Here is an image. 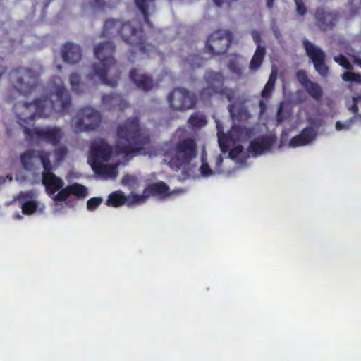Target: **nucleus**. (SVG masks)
<instances>
[{
    "mask_svg": "<svg viewBox=\"0 0 361 361\" xmlns=\"http://www.w3.org/2000/svg\"><path fill=\"white\" fill-rule=\"evenodd\" d=\"M116 135L121 140L116 145V154L136 155L149 143V136L142 131L138 117H130L119 124L116 128Z\"/></svg>",
    "mask_w": 361,
    "mask_h": 361,
    "instance_id": "f257e3e1",
    "label": "nucleus"
},
{
    "mask_svg": "<svg viewBox=\"0 0 361 361\" xmlns=\"http://www.w3.org/2000/svg\"><path fill=\"white\" fill-rule=\"evenodd\" d=\"M116 45L111 41H105L95 46L94 54L99 63L92 66L93 74L88 75L90 78L98 77L102 84L116 87L118 83L120 71L116 69V61L114 58Z\"/></svg>",
    "mask_w": 361,
    "mask_h": 361,
    "instance_id": "f03ea898",
    "label": "nucleus"
},
{
    "mask_svg": "<svg viewBox=\"0 0 361 361\" xmlns=\"http://www.w3.org/2000/svg\"><path fill=\"white\" fill-rule=\"evenodd\" d=\"M35 105L36 109L30 118H47L52 113L66 114L71 106V97L63 85H58L54 92L36 99L33 102H25V107Z\"/></svg>",
    "mask_w": 361,
    "mask_h": 361,
    "instance_id": "7ed1b4c3",
    "label": "nucleus"
},
{
    "mask_svg": "<svg viewBox=\"0 0 361 361\" xmlns=\"http://www.w3.org/2000/svg\"><path fill=\"white\" fill-rule=\"evenodd\" d=\"M197 156V145L195 138H181L169 145L164 153V161L170 168L178 171L190 164Z\"/></svg>",
    "mask_w": 361,
    "mask_h": 361,
    "instance_id": "20e7f679",
    "label": "nucleus"
},
{
    "mask_svg": "<svg viewBox=\"0 0 361 361\" xmlns=\"http://www.w3.org/2000/svg\"><path fill=\"white\" fill-rule=\"evenodd\" d=\"M204 82L207 86L200 92V97L203 101L209 100L214 96L224 97L233 102L235 99V91L231 87L224 85V76L223 73L214 71H208L204 75Z\"/></svg>",
    "mask_w": 361,
    "mask_h": 361,
    "instance_id": "39448f33",
    "label": "nucleus"
},
{
    "mask_svg": "<svg viewBox=\"0 0 361 361\" xmlns=\"http://www.w3.org/2000/svg\"><path fill=\"white\" fill-rule=\"evenodd\" d=\"M118 36L121 37L126 44L144 54L149 55L156 51V47L145 41L144 30L141 24L135 20L123 22Z\"/></svg>",
    "mask_w": 361,
    "mask_h": 361,
    "instance_id": "423d86ee",
    "label": "nucleus"
},
{
    "mask_svg": "<svg viewBox=\"0 0 361 361\" xmlns=\"http://www.w3.org/2000/svg\"><path fill=\"white\" fill-rule=\"evenodd\" d=\"M39 76L36 71L20 66L9 73V80L13 83L15 90L25 96L31 94L37 87Z\"/></svg>",
    "mask_w": 361,
    "mask_h": 361,
    "instance_id": "0eeeda50",
    "label": "nucleus"
},
{
    "mask_svg": "<svg viewBox=\"0 0 361 361\" xmlns=\"http://www.w3.org/2000/svg\"><path fill=\"white\" fill-rule=\"evenodd\" d=\"M101 122L102 115L99 111L85 106L77 111L73 119V126L76 133H85L96 130Z\"/></svg>",
    "mask_w": 361,
    "mask_h": 361,
    "instance_id": "6e6552de",
    "label": "nucleus"
},
{
    "mask_svg": "<svg viewBox=\"0 0 361 361\" xmlns=\"http://www.w3.org/2000/svg\"><path fill=\"white\" fill-rule=\"evenodd\" d=\"M23 133L29 137H35L44 143L54 146L59 145L63 135L62 128L57 126H46L32 129L23 126Z\"/></svg>",
    "mask_w": 361,
    "mask_h": 361,
    "instance_id": "1a4fd4ad",
    "label": "nucleus"
},
{
    "mask_svg": "<svg viewBox=\"0 0 361 361\" xmlns=\"http://www.w3.org/2000/svg\"><path fill=\"white\" fill-rule=\"evenodd\" d=\"M232 34L228 30H216L209 35L206 42V50L212 56L225 54L231 44Z\"/></svg>",
    "mask_w": 361,
    "mask_h": 361,
    "instance_id": "9d476101",
    "label": "nucleus"
},
{
    "mask_svg": "<svg viewBox=\"0 0 361 361\" xmlns=\"http://www.w3.org/2000/svg\"><path fill=\"white\" fill-rule=\"evenodd\" d=\"M40 161H42L44 171L42 173V183L46 188V192L49 196H54L55 193L63 189V181L51 173V164L49 160V155L47 153L42 152L40 154Z\"/></svg>",
    "mask_w": 361,
    "mask_h": 361,
    "instance_id": "9b49d317",
    "label": "nucleus"
},
{
    "mask_svg": "<svg viewBox=\"0 0 361 361\" xmlns=\"http://www.w3.org/2000/svg\"><path fill=\"white\" fill-rule=\"evenodd\" d=\"M167 101L172 109L183 111L195 106L196 97L184 87H177L167 96Z\"/></svg>",
    "mask_w": 361,
    "mask_h": 361,
    "instance_id": "f8f14e48",
    "label": "nucleus"
},
{
    "mask_svg": "<svg viewBox=\"0 0 361 361\" xmlns=\"http://www.w3.org/2000/svg\"><path fill=\"white\" fill-rule=\"evenodd\" d=\"M302 46H304L305 54L312 61L314 68H315L317 73L322 77L326 76L329 73V68L327 65L325 64L324 51L307 39L302 41Z\"/></svg>",
    "mask_w": 361,
    "mask_h": 361,
    "instance_id": "ddd939ff",
    "label": "nucleus"
},
{
    "mask_svg": "<svg viewBox=\"0 0 361 361\" xmlns=\"http://www.w3.org/2000/svg\"><path fill=\"white\" fill-rule=\"evenodd\" d=\"M90 153L91 163L107 162L113 154V148L105 140L98 138L91 142Z\"/></svg>",
    "mask_w": 361,
    "mask_h": 361,
    "instance_id": "4468645a",
    "label": "nucleus"
},
{
    "mask_svg": "<svg viewBox=\"0 0 361 361\" xmlns=\"http://www.w3.org/2000/svg\"><path fill=\"white\" fill-rule=\"evenodd\" d=\"M276 138L271 135H262L254 138L248 146V152L253 157H257L265 152H269L274 147Z\"/></svg>",
    "mask_w": 361,
    "mask_h": 361,
    "instance_id": "2eb2a0df",
    "label": "nucleus"
},
{
    "mask_svg": "<svg viewBox=\"0 0 361 361\" xmlns=\"http://www.w3.org/2000/svg\"><path fill=\"white\" fill-rule=\"evenodd\" d=\"M71 195L75 196L78 200L85 199L87 196V189L84 185L78 183L68 185L54 195L53 200L56 202H62Z\"/></svg>",
    "mask_w": 361,
    "mask_h": 361,
    "instance_id": "dca6fc26",
    "label": "nucleus"
},
{
    "mask_svg": "<svg viewBox=\"0 0 361 361\" xmlns=\"http://www.w3.org/2000/svg\"><path fill=\"white\" fill-rule=\"evenodd\" d=\"M296 79L301 84L307 94L316 101H319L322 98V89L320 85L308 79L307 74L304 70H298L296 72Z\"/></svg>",
    "mask_w": 361,
    "mask_h": 361,
    "instance_id": "f3484780",
    "label": "nucleus"
},
{
    "mask_svg": "<svg viewBox=\"0 0 361 361\" xmlns=\"http://www.w3.org/2000/svg\"><path fill=\"white\" fill-rule=\"evenodd\" d=\"M316 25L321 31H329L334 29L337 22L335 13L318 8L315 11Z\"/></svg>",
    "mask_w": 361,
    "mask_h": 361,
    "instance_id": "a211bd4d",
    "label": "nucleus"
},
{
    "mask_svg": "<svg viewBox=\"0 0 361 361\" xmlns=\"http://www.w3.org/2000/svg\"><path fill=\"white\" fill-rule=\"evenodd\" d=\"M102 104L109 111L116 110L123 111L128 106L127 101L123 99L121 94L116 93L102 94Z\"/></svg>",
    "mask_w": 361,
    "mask_h": 361,
    "instance_id": "6ab92c4d",
    "label": "nucleus"
},
{
    "mask_svg": "<svg viewBox=\"0 0 361 361\" xmlns=\"http://www.w3.org/2000/svg\"><path fill=\"white\" fill-rule=\"evenodd\" d=\"M317 133L313 128L305 127L300 132L299 135L290 138L288 146L290 147H299L310 145L316 139Z\"/></svg>",
    "mask_w": 361,
    "mask_h": 361,
    "instance_id": "aec40b11",
    "label": "nucleus"
},
{
    "mask_svg": "<svg viewBox=\"0 0 361 361\" xmlns=\"http://www.w3.org/2000/svg\"><path fill=\"white\" fill-rule=\"evenodd\" d=\"M61 56L63 61L68 64L78 63L82 59V49L79 45L68 42L63 45Z\"/></svg>",
    "mask_w": 361,
    "mask_h": 361,
    "instance_id": "412c9836",
    "label": "nucleus"
},
{
    "mask_svg": "<svg viewBox=\"0 0 361 361\" xmlns=\"http://www.w3.org/2000/svg\"><path fill=\"white\" fill-rule=\"evenodd\" d=\"M129 77L139 90L146 92L152 90L154 81L149 75L139 73L136 68H132L130 71Z\"/></svg>",
    "mask_w": 361,
    "mask_h": 361,
    "instance_id": "4be33fe9",
    "label": "nucleus"
},
{
    "mask_svg": "<svg viewBox=\"0 0 361 361\" xmlns=\"http://www.w3.org/2000/svg\"><path fill=\"white\" fill-rule=\"evenodd\" d=\"M123 22L119 20L109 18L105 20L104 27H102L101 37L110 39L118 37L120 27Z\"/></svg>",
    "mask_w": 361,
    "mask_h": 361,
    "instance_id": "5701e85b",
    "label": "nucleus"
},
{
    "mask_svg": "<svg viewBox=\"0 0 361 361\" xmlns=\"http://www.w3.org/2000/svg\"><path fill=\"white\" fill-rule=\"evenodd\" d=\"M144 193L149 196H161L166 197L169 196V187L163 181L153 183L144 189Z\"/></svg>",
    "mask_w": 361,
    "mask_h": 361,
    "instance_id": "b1692460",
    "label": "nucleus"
},
{
    "mask_svg": "<svg viewBox=\"0 0 361 361\" xmlns=\"http://www.w3.org/2000/svg\"><path fill=\"white\" fill-rule=\"evenodd\" d=\"M136 8L141 12L142 16L144 17L145 23L150 25L149 20V10L155 8L156 0H133Z\"/></svg>",
    "mask_w": 361,
    "mask_h": 361,
    "instance_id": "393cba45",
    "label": "nucleus"
},
{
    "mask_svg": "<svg viewBox=\"0 0 361 361\" xmlns=\"http://www.w3.org/2000/svg\"><path fill=\"white\" fill-rule=\"evenodd\" d=\"M102 162L91 163L94 172L105 177L115 178L117 174L116 166L103 164Z\"/></svg>",
    "mask_w": 361,
    "mask_h": 361,
    "instance_id": "a878e982",
    "label": "nucleus"
},
{
    "mask_svg": "<svg viewBox=\"0 0 361 361\" xmlns=\"http://www.w3.org/2000/svg\"><path fill=\"white\" fill-rule=\"evenodd\" d=\"M126 201L127 197H126L123 192L121 190L114 191L108 195L106 205L114 207H121L123 204H126Z\"/></svg>",
    "mask_w": 361,
    "mask_h": 361,
    "instance_id": "bb28decb",
    "label": "nucleus"
},
{
    "mask_svg": "<svg viewBox=\"0 0 361 361\" xmlns=\"http://www.w3.org/2000/svg\"><path fill=\"white\" fill-rule=\"evenodd\" d=\"M265 54V47L261 45H257L256 51H255L254 55L252 56L250 64H249V68L253 71H257L259 69L261 64L262 63Z\"/></svg>",
    "mask_w": 361,
    "mask_h": 361,
    "instance_id": "cd10ccee",
    "label": "nucleus"
},
{
    "mask_svg": "<svg viewBox=\"0 0 361 361\" xmlns=\"http://www.w3.org/2000/svg\"><path fill=\"white\" fill-rule=\"evenodd\" d=\"M42 152H45L49 154L48 152L43 150H28L23 152V154L20 155V162H22L23 167H25V169H28L29 166H31L32 160L36 157H38L40 159V154Z\"/></svg>",
    "mask_w": 361,
    "mask_h": 361,
    "instance_id": "c85d7f7f",
    "label": "nucleus"
},
{
    "mask_svg": "<svg viewBox=\"0 0 361 361\" xmlns=\"http://www.w3.org/2000/svg\"><path fill=\"white\" fill-rule=\"evenodd\" d=\"M228 112L233 120L240 121L247 116V111L243 106H238L235 104H228Z\"/></svg>",
    "mask_w": 361,
    "mask_h": 361,
    "instance_id": "c756f323",
    "label": "nucleus"
},
{
    "mask_svg": "<svg viewBox=\"0 0 361 361\" xmlns=\"http://www.w3.org/2000/svg\"><path fill=\"white\" fill-rule=\"evenodd\" d=\"M188 124L194 128H200L207 124V119L204 115H198L197 113H194L190 116Z\"/></svg>",
    "mask_w": 361,
    "mask_h": 361,
    "instance_id": "7c9ffc66",
    "label": "nucleus"
},
{
    "mask_svg": "<svg viewBox=\"0 0 361 361\" xmlns=\"http://www.w3.org/2000/svg\"><path fill=\"white\" fill-rule=\"evenodd\" d=\"M149 197V195H146L144 192L142 193V195L132 193V195L126 196V204L128 205L129 207L133 204H140L142 203H144Z\"/></svg>",
    "mask_w": 361,
    "mask_h": 361,
    "instance_id": "2f4dec72",
    "label": "nucleus"
},
{
    "mask_svg": "<svg viewBox=\"0 0 361 361\" xmlns=\"http://www.w3.org/2000/svg\"><path fill=\"white\" fill-rule=\"evenodd\" d=\"M231 141L232 138L230 134H221L220 132H218V143H219L221 151L224 153H226L228 150L229 144Z\"/></svg>",
    "mask_w": 361,
    "mask_h": 361,
    "instance_id": "473e14b6",
    "label": "nucleus"
},
{
    "mask_svg": "<svg viewBox=\"0 0 361 361\" xmlns=\"http://www.w3.org/2000/svg\"><path fill=\"white\" fill-rule=\"evenodd\" d=\"M275 77L273 74L269 77L267 82H266L264 87L262 91V97L264 99H269L271 96L272 91L274 88Z\"/></svg>",
    "mask_w": 361,
    "mask_h": 361,
    "instance_id": "72a5a7b5",
    "label": "nucleus"
},
{
    "mask_svg": "<svg viewBox=\"0 0 361 361\" xmlns=\"http://www.w3.org/2000/svg\"><path fill=\"white\" fill-rule=\"evenodd\" d=\"M37 202L34 200H29L23 202L22 204V212L25 215H31L37 211Z\"/></svg>",
    "mask_w": 361,
    "mask_h": 361,
    "instance_id": "f704fd0d",
    "label": "nucleus"
},
{
    "mask_svg": "<svg viewBox=\"0 0 361 361\" xmlns=\"http://www.w3.org/2000/svg\"><path fill=\"white\" fill-rule=\"evenodd\" d=\"M341 78L345 82L361 84V75L359 73H353L351 71H347L342 74Z\"/></svg>",
    "mask_w": 361,
    "mask_h": 361,
    "instance_id": "c9c22d12",
    "label": "nucleus"
},
{
    "mask_svg": "<svg viewBox=\"0 0 361 361\" xmlns=\"http://www.w3.org/2000/svg\"><path fill=\"white\" fill-rule=\"evenodd\" d=\"M70 84L71 90L76 94L82 92L80 90V77L77 73H73L70 75Z\"/></svg>",
    "mask_w": 361,
    "mask_h": 361,
    "instance_id": "e433bc0d",
    "label": "nucleus"
},
{
    "mask_svg": "<svg viewBox=\"0 0 361 361\" xmlns=\"http://www.w3.org/2000/svg\"><path fill=\"white\" fill-rule=\"evenodd\" d=\"M334 61H335L336 63L339 64V66L346 68L347 71H352L353 69V65L350 64L348 59L341 54L335 56V57H334Z\"/></svg>",
    "mask_w": 361,
    "mask_h": 361,
    "instance_id": "4c0bfd02",
    "label": "nucleus"
},
{
    "mask_svg": "<svg viewBox=\"0 0 361 361\" xmlns=\"http://www.w3.org/2000/svg\"><path fill=\"white\" fill-rule=\"evenodd\" d=\"M186 62L189 63L190 67L192 69H195V68L200 67L203 63V59L198 56V54H195L190 56L186 58Z\"/></svg>",
    "mask_w": 361,
    "mask_h": 361,
    "instance_id": "58836bf2",
    "label": "nucleus"
},
{
    "mask_svg": "<svg viewBox=\"0 0 361 361\" xmlns=\"http://www.w3.org/2000/svg\"><path fill=\"white\" fill-rule=\"evenodd\" d=\"M228 68L233 74L237 75L238 78H240L243 75V71L235 59L229 60Z\"/></svg>",
    "mask_w": 361,
    "mask_h": 361,
    "instance_id": "ea45409f",
    "label": "nucleus"
},
{
    "mask_svg": "<svg viewBox=\"0 0 361 361\" xmlns=\"http://www.w3.org/2000/svg\"><path fill=\"white\" fill-rule=\"evenodd\" d=\"M102 202L101 197H91L87 202V208L88 211H93L96 209Z\"/></svg>",
    "mask_w": 361,
    "mask_h": 361,
    "instance_id": "a19ab883",
    "label": "nucleus"
},
{
    "mask_svg": "<svg viewBox=\"0 0 361 361\" xmlns=\"http://www.w3.org/2000/svg\"><path fill=\"white\" fill-rule=\"evenodd\" d=\"M243 152V147L239 145L233 147V149H231V151L228 152V157L232 160L236 159L240 154Z\"/></svg>",
    "mask_w": 361,
    "mask_h": 361,
    "instance_id": "79ce46f5",
    "label": "nucleus"
},
{
    "mask_svg": "<svg viewBox=\"0 0 361 361\" xmlns=\"http://www.w3.org/2000/svg\"><path fill=\"white\" fill-rule=\"evenodd\" d=\"M294 2H295L297 13L301 16H305L306 13V7L302 0H294Z\"/></svg>",
    "mask_w": 361,
    "mask_h": 361,
    "instance_id": "37998d69",
    "label": "nucleus"
},
{
    "mask_svg": "<svg viewBox=\"0 0 361 361\" xmlns=\"http://www.w3.org/2000/svg\"><path fill=\"white\" fill-rule=\"evenodd\" d=\"M200 173L204 177H209L212 175V170L209 168V164L205 162L200 166Z\"/></svg>",
    "mask_w": 361,
    "mask_h": 361,
    "instance_id": "c03bdc74",
    "label": "nucleus"
},
{
    "mask_svg": "<svg viewBox=\"0 0 361 361\" xmlns=\"http://www.w3.org/2000/svg\"><path fill=\"white\" fill-rule=\"evenodd\" d=\"M286 119V115L285 114V113L283 111V104L281 103V104H280V105L279 106V109H277L276 121L279 123H281Z\"/></svg>",
    "mask_w": 361,
    "mask_h": 361,
    "instance_id": "a18cd8bd",
    "label": "nucleus"
},
{
    "mask_svg": "<svg viewBox=\"0 0 361 361\" xmlns=\"http://www.w3.org/2000/svg\"><path fill=\"white\" fill-rule=\"evenodd\" d=\"M238 0H214L215 6L217 7H221L224 5H226L229 8L233 3L236 2Z\"/></svg>",
    "mask_w": 361,
    "mask_h": 361,
    "instance_id": "49530a36",
    "label": "nucleus"
},
{
    "mask_svg": "<svg viewBox=\"0 0 361 361\" xmlns=\"http://www.w3.org/2000/svg\"><path fill=\"white\" fill-rule=\"evenodd\" d=\"M67 153H68V150L65 147H60L57 148L56 150V156L57 159H59V160L63 159V158H65V156Z\"/></svg>",
    "mask_w": 361,
    "mask_h": 361,
    "instance_id": "de8ad7c7",
    "label": "nucleus"
},
{
    "mask_svg": "<svg viewBox=\"0 0 361 361\" xmlns=\"http://www.w3.org/2000/svg\"><path fill=\"white\" fill-rule=\"evenodd\" d=\"M358 99L359 97H353V104L350 107V111H352L353 114H357L359 109H358Z\"/></svg>",
    "mask_w": 361,
    "mask_h": 361,
    "instance_id": "09e8293b",
    "label": "nucleus"
},
{
    "mask_svg": "<svg viewBox=\"0 0 361 361\" xmlns=\"http://www.w3.org/2000/svg\"><path fill=\"white\" fill-rule=\"evenodd\" d=\"M32 193L31 191L22 192L20 193V200L23 201L24 200L32 198Z\"/></svg>",
    "mask_w": 361,
    "mask_h": 361,
    "instance_id": "8fccbe9b",
    "label": "nucleus"
},
{
    "mask_svg": "<svg viewBox=\"0 0 361 361\" xmlns=\"http://www.w3.org/2000/svg\"><path fill=\"white\" fill-rule=\"evenodd\" d=\"M348 126L345 124V123H343L340 121H337L336 122V130H342L343 129H348Z\"/></svg>",
    "mask_w": 361,
    "mask_h": 361,
    "instance_id": "3c124183",
    "label": "nucleus"
},
{
    "mask_svg": "<svg viewBox=\"0 0 361 361\" xmlns=\"http://www.w3.org/2000/svg\"><path fill=\"white\" fill-rule=\"evenodd\" d=\"M94 6L98 8H103L105 6V3L103 0H94Z\"/></svg>",
    "mask_w": 361,
    "mask_h": 361,
    "instance_id": "603ef678",
    "label": "nucleus"
},
{
    "mask_svg": "<svg viewBox=\"0 0 361 361\" xmlns=\"http://www.w3.org/2000/svg\"><path fill=\"white\" fill-rule=\"evenodd\" d=\"M253 39H254L255 43L257 44V46H259V42H260V36L255 31L253 32Z\"/></svg>",
    "mask_w": 361,
    "mask_h": 361,
    "instance_id": "864d4df0",
    "label": "nucleus"
},
{
    "mask_svg": "<svg viewBox=\"0 0 361 361\" xmlns=\"http://www.w3.org/2000/svg\"><path fill=\"white\" fill-rule=\"evenodd\" d=\"M274 0H266V6L269 9H271L274 7Z\"/></svg>",
    "mask_w": 361,
    "mask_h": 361,
    "instance_id": "5fc2aeb1",
    "label": "nucleus"
},
{
    "mask_svg": "<svg viewBox=\"0 0 361 361\" xmlns=\"http://www.w3.org/2000/svg\"><path fill=\"white\" fill-rule=\"evenodd\" d=\"M242 128H241L240 126H233V127H232V131L234 133H239Z\"/></svg>",
    "mask_w": 361,
    "mask_h": 361,
    "instance_id": "6e6d98bb",
    "label": "nucleus"
},
{
    "mask_svg": "<svg viewBox=\"0 0 361 361\" xmlns=\"http://www.w3.org/2000/svg\"><path fill=\"white\" fill-rule=\"evenodd\" d=\"M259 106L260 108H262V109H263L264 107H265V104L263 102L262 100L259 102Z\"/></svg>",
    "mask_w": 361,
    "mask_h": 361,
    "instance_id": "4d7b16f0",
    "label": "nucleus"
},
{
    "mask_svg": "<svg viewBox=\"0 0 361 361\" xmlns=\"http://www.w3.org/2000/svg\"><path fill=\"white\" fill-rule=\"evenodd\" d=\"M223 161V159H221V156H219V157H218V162L221 163Z\"/></svg>",
    "mask_w": 361,
    "mask_h": 361,
    "instance_id": "13d9d810",
    "label": "nucleus"
},
{
    "mask_svg": "<svg viewBox=\"0 0 361 361\" xmlns=\"http://www.w3.org/2000/svg\"><path fill=\"white\" fill-rule=\"evenodd\" d=\"M357 63L361 67V59L357 60Z\"/></svg>",
    "mask_w": 361,
    "mask_h": 361,
    "instance_id": "bf43d9fd",
    "label": "nucleus"
},
{
    "mask_svg": "<svg viewBox=\"0 0 361 361\" xmlns=\"http://www.w3.org/2000/svg\"><path fill=\"white\" fill-rule=\"evenodd\" d=\"M3 74V73H0V78L1 77V75Z\"/></svg>",
    "mask_w": 361,
    "mask_h": 361,
    "instance_id": "052dcab7",
    "label": "nucleus"
}]
</instances>
